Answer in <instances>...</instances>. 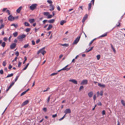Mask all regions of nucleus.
Here are the masks:
<instances>
[{
  "label": "nucleus",
  "mask_w": 125,
  "mask_h": 125,
  "mask_svg": "<svg viewBox=\"0 0 125 125\" xmlns=\"http://www.w3.org/2000/svg\"><path fill=\"white\" fill-rule=\"evenodd\" d=\"M46 53V52L45 50L41 49L38 51L37 54H39L40 53H41L43 55H44Z\"/></svg>",
  "instance_id": "nucleus-1"
},
{
  "label": "nucleus",
  "mask_w": 125,
  "mask_h": 125,
  "mask_svg": "<svg viewBox=\"0 0 125 125\" xmlns=\"http://www.w3.org/2000/svg\"><path fill=\"white\" fill-rule=\"evenodd\" d=\"M37 5L36 4H34L31 5L30 7V8L31 10H33L35 9L37 6Z\"/></svg>",
  "instance_id": "nucleus-2"
},
{
  "label": "nucleus",
  "mask_w": 125,
  "mask_h": 125,
  "mask_svg": "<svg viewBox=\"0 0 125 125\" xmlns=\"http://www.w3.org/2000/svg\"><path fill=\"white\" fill-rule=\"evenodd\" d=\"M63 112L65 114V115L69 113H70L71 112V111L70 109H67L65 110Z\"/></svg>",
  "instance_id": "nucleus-3"
},
{
  "label": "nucleus",
  "mask_w": 125,
  "mask_h": 125,
  "mask_svg": "<svg viewBox=\"0 0 125 125\" xmlns=\"http://www.w3.org/2000/svg\"><path fill=\"white\" fill-rule=\"evenodd\" d=\"M15 18L13 17L11 15H10L8 17V20L10 21H13L14 20Z\"/></svg>",
  "instance_id": "nucleus-4"
},
{
  "label": "nucleus",
  "mask_w": 125,
  "mask_h": 125,
  "mask_svg": "<svg viewBox=\"0 0 125 125\" xmlns=\"http://www.w3.org/2000/svg\"><path fill=\"white\" fill-rule=\"evenodd\" d=\"M26 36V35L24 34H22L20 36H18V39H21L24 38Z\"/></svg>",
  "instance_id": "nucleus-5"
},
{
  "label": "nucleus",
  "mask_w": 125,
  "mask_h": 125,
  "mask_svg": "<svg viewBox=\"0 0 125 125\" xmlns=\"http://www.w3.org/2000/svg\"><path fill=\"white\" fill-rule=\"evenodd\" d=\"M88 83V81L87 80H83L81 83V85L84 84H86Z\"/></svg>",
  "instance_id": "nucleus-6"
},
{
  "label": "nucleus",
  "mask_w": 125,
  "mask_h": 125,
  "mask_svg": "<svg viewBox=\"0 0 125 125\" xmlns=\"http://www.w3.org/2000/svg\"><path fill=\"white\" fill-rule=\"evenodd\" d=\"M16 44L15 43H12L10 46V48L11 49H13L16 47Z\"/></svg>",
  "instance_id": "nucleus-7"
},
{
  "label": "nucleus",
  "mask_w": 125,
  "mask_h": 125,
  "mask_svg": "<svg viewBox=\"0 0 125 125\" xmlns=\"http://www.w3.org/2000/svg\"><path fill=\"white\" fill-rule=\"evenodd\" d=\"M50 9L49 10L51 11H52L54 10V7L53 5L51 4L50 6Z\"/></svg>",
  "instance_id": "nucleus-8"
},
{
  "label": "nucleus",
  "mask_w": 125,
  "mask_h": 125,
  "mask_svg": "<svg viewBox=\"0 0 125 125\" xmlns=\"http://www.w3.org/2000/svg\"><path fill=\"white\" fill-rule=\"evenodd\" d=\"M69 81L70 82H72L75 84H77V81L75 79H71L69 80Z\"/></svg>",
  "instance_id": "nucleus-9"
},
{
  "label": "nucleus",
  "mask_w": 125,
  "mask_h": 125,
  "mask_svg": "<svg viewBox=\"0 0 125 125\" xmlns=\"http://www.w3.org/2000/svg\"><path fill=\"white\" fill-rule=\"evenodd\" d=\"M88 15L87 14H85L83 17L82 20V22H83L87 18Z\"/></svg>",
  "instance_id": "nucleus-10"
},
{
  "label": "nucleus",
  "mask_w": 125,
  "mask_h": 125,
  "mask_svg": "<svg viewBox=\"0 0 125 125\" xmlns=\"http://www.w3.org/2000/svg\"><path fill=\"white\" fill-rule=\"evenodd\" d=\"M29 102V101L28 100H27L24 102H23V103H22L21 105L22 106H24L25 105H26Z\"/></svg>",
  "instance_id": "nucleus-11"
},
{
  "label": "nucleus",
  "mask_w": 125,
  "mask_h": 125,
  "mask_svg": "<svg viewBox=\"0 0 125 125\" xmlns=\"http://www.w3.org/2000/svg\"><path fill=\"white\" fill-rule=\"evenodd\" d=\"M22 8V6L20 7L16 10L17 12L18 13H19L20 10H21Z\"/></svg>",
  "instance_id": "nucleus-12"
},
{
  "label": "nucleus",
  "mask_w": 125,
  "mask_h": 125,
  "mask_svg": "<svg viewBox=\"0 0 125 125\" xmlns=\"http://www.w3.org/2000/svg\"><path fill=\"white\" fill-rule=\"evenodd\" d=\"M52 27V25L51 24L49 25L48 27L47 28V31H49L50 30Z\"/></svg>",
  "instance_id": "nucleus-13"
},
{
  "label": "nucleus",
  "mask_w": 125,
  "mask_h": 125,
  "mask_svg": "<svg viewBox=\"0 0 125 125\" xmlns=\"http://www.w3.org/2000/svg\"><path fill=\"white\" fill-rule=\"evenodd\" d=\"M55 20L54 19H51L50 20H48V22L50 23H52L54 22Z\"/></svg>",
  "instance_id": "nucleus-14"
},
{
  "label": "nucleus",
  "mask_w": 125,
  "mask_h": 125,
  "mask_svg": "<svg viewBox=\"0 0 125 125\" xmlns=\"http://www.w3.org/2000/svg\"><path fill=\"white\" fill-rule=\"evenodd\" d=\"M79 40H75L73 43V44H76L79 41Z\"/></svg>",
  "instance_id": "nucleus-15"
},
{
  "label": "nucleus",
  "mask_w": 125,
  "mask_h": 125,
  "mask_svg": "<svg viewBox=\"0 0 125 125\" xmlns=\"http://www.w3.org/2000/svg\"><path fill=\"white\" fill-rule=\"evenodd\" d=\"M89 96L90 97H91L93 95V93L92 92H91L89 93L88 94Z\"/></svg>",
  "instance_id": "nucleus-16"
},
{
  "label": "nucleus",
  "mask_w": 125,
  "mask_h": 125,
  "mask_svg": "<svg viewBox=\"0 0 125 125\" xmlns=\"http://www.w3.org/2000/svg\"><path fill=\"white\" fill-rule=\"evenodd\" d=\"M107 35V33H104V34H102L100 36H99V38H100L101 37H104L105 36H106Z\"/></svg>",
  "instance_id": "nucleus-17"
},
{
  "label": "nucleus",
  "mask_w": 125,
  "mask_h": 125,
  "mask_svg": "<svg viewBox=\"0 0 125 125\" xmlns=\"http://www.w3.org/2000/svg\"><path fill=\"white\" fill-rule=\"evenodd\" d=\"M66 21L65 20H62L60 22V24L61 25H62L63 24L66 22Z\"/></svg>",
  "instance_id": "nucleus-18"
},
{
  "label": "nucleus",
  "mask_w": 125,
  "mask_h": 125,
  "mask_svg": "<svg viewBox=\"0 0 125 125\" xmlns=\"http://www.w3.org/2000/svg\"><path fill=\"white\" fill-rule=\"evenodd\" d=\"M61 46L67 47L69 46V45L68 44H60Z\"/></svg>",
  "instance_id": "nucleus-19"
},
{
  "label": "nucleus",
  "mask_w": 125,
  "mask_h": 125,
  "mask_svg": "<svg viewBox=\"0 0 125 125\" xmlns=\"http://www.w3.org/2000/svg\"><path fill=\"white\" fill-rule=\"evenodd\" d=\"M98 85L100 87H105V85L104 84H101L100 83H98Z\"/></svg>",
  "instance_id": "nucleus-20"
},
{
  "label": "nucleus",
  "mask_w": 125,
  "mask_h": 125,
  "mask_svg": "<svg viewBox=\"0 0 125 125\" xmlns=\"http://www.w3.org/2000/svg\"><path fill=\"white\" fill-rule=\"evenodd\" d=\"M50 14V13L49 12H44L43 13V14L44 15L46 16H48Z\"/></svg>",
  "instance_id": "nucleus-21"
},
{
  "label": "nucleus",
  "mask_w": 125,
  "mask_h": 125,
  "mask_svg": "<svg viewBox=\"0 0 125 125\" xmlns=\"http://www.w3.org/2000/svg\"><path fill=\"white\" fill-rule=\"evenodd\" d=\"M92 7V4L91 3H89L88 4V10H90L91 8Z\"/></svg>",
  "instance_id": "nucleus-22"
},
{
  "label": "nucleus",
  "mask_w": 125,
  "mask_h": 125,
  "mask_svg": "<svg viewBox=\"0 0 125 125\" xmlns=\"http://www.w3.org/2000/svg\"><path fill=\"white\" fill-rule=\"evenodd\" d=\"M121 102L122 105L125 107V102L123 100H122L121 101Z\"/></svg>",
  "instance_id": "nucleus-23"
},
{
  "label": "nucleus",
  "mask_w": 125,
  "mask_h": 125,
  "mask_svg": "<svg viewBox=\"0 0 125 125\" xmlns=\"http://www.w3.org/2000/svg\"><path fill=\"white\" fill-rule=\"evenodd\" d=\"M111 48L112 50H113V51L115 53L116 52V50H115V49H114V48L113 47V45L112 44H111Z\"/></svg>",
  "instance_id": "nucleus-24"
},
{
  "label": "nucleus",
  "mask_w": 125,
  "mask_h": 125,
  "mask_svg": "<svg viewBox=\"0 0 125 125\" xmlns=\"http://www.w3.org/2000/svg\"><path fill=\"white\" fill-rule=\"evenodd\" d=\"M13 75V74L11 73L10 74H9L6 78H8L10 77H12Z\"/></svg>",
  "instance_id": "nucleus-25"
},
{
  "label": "nucleus",
  "mask_w": 125,
  "mask_h": 125,
  "mask_svg": "<svg viewBox=\"0 0 125 125\" xmlns=\"http://www.w3.org/2000/svg\"><path fill=\"white\" fill-rule=\"evenodd\" d=\"M18 34V33L17 32H15L13 33V35L14 36V37H16Z\"/></svg>",
  "instance_id": "nucleus-26"
},
{
  "label": "nucleus",
  "mask_w": 125,
  "mask_h": 125,
  "mask_svg": "<svg viewBox=\"0 0 125 125\" xmlns=\"http://www.w3.org/2000/svg\"><path fill=\"white\" fill-rule=\"evenodd\" d=\"M29 46V44H24L23 47L25 48H28Z\"/></svg>",
  "instance_id": "nucleus-27"
},
{
  "label": "nucleus",
  "mask_w": 125,
  "mask_h": 125,
  "mask_svg": "<svg viewBox=\"0 0 125 125\" xmlns=\"http://www.w3.org/2000/svg\"><path fill=\"white\" fill-rule=\"evenodd\" d=\"M6 61L5 60L3 61L2 63V65L4 66H5L6 65Z\"/></svg>",
  "instance_id": "nucleus-28"
},
{
  "label": "nucleus",
  "mask_w": 125,
  "mask_h": 125,
  "mask_svg": "<svg viewBox=\"0 0 125 125\" xmlns=\"http://www.w3.org/2000/svg\"><path fill=\"white\" fill-rule=\"evenodd\" d=\"M47 1L51 5L52 3V2L51 0H48Z\"/></svg>",
  "instance_id": "nucleus-29"
},
{
  "label": "nucleus",
  "mask_w": 125,
  "mask_h": 125,
  "mask_svg": "<svg viewBox=\"0 0 125 125\" xmlns=\"http://www.w3.org/2000/svg\"><path fill=\"white\" fill-rule=\"evenodd\" d=\"M34 19H31L29 20V21L31 23H32L34 22Z\"/></svg>",
  "instance_id": "nucleus-30"
},
{
  "label": "nucleus",
  "mask_w": 125,
  "mask_h": 125,
  "mask_svg": "<svg viewBox=\"0 0 125 125\" xmlns=\"http://www.w3.org/2000/svg\"><path fill=\"white\" fill-rule=\"evenodd\" d=\"M14 83L12 82L11 83L9 86L8 87L10 88L12 86L14 85Z\"/></svg>",
  "instance_id": "nucleus-31"
},
{
  "label": "nucleus",
  "mask_w": 125,
  "mask_h": 125,
  "mask_svg": "<svg viewBox=\"0 0 125 125\" xmlns=\"http://www.w3.org/2000/svg\"><path fill=\"white\" fill-rule=\"evenodd\" d=\"M101 57V56L100 55H98L96 56V57L97 58V59L98 60H99Z\"/></svg>",
  "instance_id": "nucleus-32"
},
{
  "label": "nucleus",
  "mask_w": 125,
  "mask_h": 125,
  "mask_svg": "<svg viewBox=\"0 0 125 125\" xmlns=\"http://www.w3.org/2000/svg\"><path fill=\"white\" fill-rule=\"evenodd\" d=\"M6 43L5 42H3L1 44V46H2L3 47H5V46Z\"/></svg>",
  "instance_id": "nucleus-33"
},
{
  "label": "nucleus",
  "mask_w": 125,
  "mask_h": 125,
  "mask_svg": "<svg viewBox=\"0 0 125 125\" xmlns=\"http://www.w3.org/2000/svg\"><path fill=\"white\" fill-rule=\"evenodd\" d=\"M52 15H49L47 16V18L48 19H50L52 18Z\"/></svg>",
  "instance_id": "nucleus-34"
},
{
  "label": "nucleus",
  "mask_w": 125,
  "mask_h": 125,
  "mask_svg": "<svg viewBox=\"0 0 125 125\" xmlns=\"http://www.w3.org/2000/svg\"><path fill=\"white\" fill-rule=\"evenodd\" d=\"M24 24L25 25L27 26H29L30 25L29 24L26 22H25L24 23Z\"/></svg>",
  "instance_id": "nucleus-35"
},
{
  "label": "nucleus",
  "mask_w": 125,
  "mask_h": 125,
  "mask_svg": "<svg viewBox=\"0 0 125 125\" xmlns=\"http://www.w3.org/2000/svg\"><path fill=\"white\" fill-rule=\"evenodd\" d=\"M26 93V92L25 91L23 92L21 94V96H23V95L25 94Z\"/></svg>",
  "instance_id": "nucleus-36"
},
{
  "label": "nucleus",
  "mask_w": 125,
  "mask_h": 125,
  "mask_svg": "<svg viewBox=\"0 0 125 125\" xmlns=\"http://www.w3.org/2000/svg\"><path fill=\"white\" fill-rule=\"evenodd\" d=\"M30 29L29 28H27L26 29L25 31H26L27 32H28L30 31Z\"/></svg>",
  "instance_id": "nucleus-37"
},
{
  "label": "nucleus",
  "mask_w": 125,
  "mask_h": 125,
  "mask_svg": "<svg viewBox=\"0 0 125 125\" xmlns=\"http://www.w3.org/2000/svg\"><path fill=\"white\" fill-rule=\"evenodd\" d=\"M51 96V95H50L48 98V99L47 100V102L48 103L50 100V97Z\"/></svg>",
  "instance_id": "nucleus-38"
},
{
  "label": "nucleus",
  "mask_w": 125,
  "mask_h": 125,
  "mask_svg": "<svg viewBox=\"0 0 125 125\" xmlns=\"http://www.w3.org/2000/svg\"><path fill=\"white\" fill-rule=\"evenodd\" d=\"M95 40H93L89 44V46H90L91 45L92 43Z\"/></svg>",
  "instance_id": "nucleus-39"
},
{
  "label": "nucleus",
  "mask_w": 125,
  "mask_h": 125,
  "mask_svg": "<svg viewBox=\"0 0 125 125\" xmlns=\"http://www.w3.org/2000/svg\"><path fill=\"white\" fill-rule=\"evenodd\" d=\"M15 54L16 55L17 57L19 55V53L18 51H17L15 52Z\"/></svg>",
  "instance_id": "nucleus-40"
},
{
  "label": "nucleus",
  "mask_w": 125,
  "mask_h": 125,
  "mask_svg": "<svg viewBox=\"0 0 125 125\" xmlns=\"http://www.w3.org/2000/svg\"><path fill=\"white\" fill-rule=\"evenodd\" d=\"M11 26H14L16 28L18 26V25H15L14 24H12Z\"/></svg>",
  "instance_id": "nucleus-41"
},
{
  "label": "nucleus",
  "mask_w": 125,
  "mask_h": 125,
  "mask_svg": "<svg viewBox=\"0 0 125 125\" xmlns=\"http://www.w3.org/2000/svg\"><path fill=\"white\" fill-rule=\"evenodd\" d=\"M57 114H55V115H52V117L53 118H54L57 116Z\"/></svg>",
  "instance_id": "nucleus-42"
},
{
  "label": "nucleus",
  "mask_w": 125,
  "mask_h": 125,
  "mask_svg": "<svg viewBox=\"0 0 125 125\" xmlns=\"http://www.w3.org/2000/svg\"><path fill=\"white\" fill-rule=\"evenodd\" d=\"M57 10H58L60 11L61 10V8L58 5L57 6Z\"/></svg>",
  "instance_id": "nucleus-43"
},
{
  "label": "nucleus",
  "mask_w": 125,
  "mask_h": 125,
  "mask_svg": "<svg viewBox=\"0 0 125 125\" xmlns=\"http://www.w3.org/2000/svg\"><path fill=\"white\" fill-rule=\"evenodd\" d=\"M50 89V88L49 87L46 90H44L43 91V92H45L47 91H48Z\"/></svg>",
  "instance_id": "nucleus-44"
},
{
  "label": "nucleus",
  "mask_w": 125,
  "mask_h": 125,
  "mask_svg": "<svg viewBox=\"0 0 125 125\" xmlns=\"http://www.w3.org/2000/svg\"><path fill=\"white\" fill-rule=\"evenodd\" d=\"M83 86H81L80 87L79 90L80 91L81 89H82L83 88Z\"/></svg>",
  "instance_id": "nucleus-45"
},
{
  "label": "nucleus",
  "mask_w": 125,
  "mask_h": 125,
  "mask_svg": "<svg viewBox=\"0 0 125 125\" xmlns=\"http://www.w3.org/2000/svg\"><path fill=\"white\" fill-rule=\"evenodd\" d=\"M0 73L2 74L3 73V70H1L0 71Z\"/></svg>",
  "instance_id": "nucleus-46"
},
{
  "label": "nucleus",
  "mask_w": 125,
  "mask_h": 125,
  "mask_svg": "<svg viewBox=\"0 0 125 125\" xmlns=\"http://www.w3.org/2000/svg\"><path fill=\"white\" fill-rule=\"evenodd\" d=\"M22 62H19L18 64V66L19 67H20L21 65Z\"/></svg>",
  "instance_id": "nucleus-47"
},
{
  "label": "nucleus",
  "mask_w": 125,
  "mask_h": 125,
  "mask_svg": "<svg viewBox=\"0 0 125 125\" xmlns=\"http://www.w3.org/2000/svg\"><path fill=\"white\" fill-rule=\"evenodd\" d=\"M102 114L103 115H105V111L104 110H103L102 111Z\"/></svg>",
  "instance_id": "nucleus-48"
},
{
  "label": "nucleus",
  "mask_w": 125,
  "mask_h": 125,
  "mask_svg": "<svg viewBox=\"0 0 125 125\" xmlns=\"http://www.w3.org/2000/svg\"><path fill=\"white\" fill-rule=\"evenodd\" d=\"M7 8H4L2 10V11L3 12H5V11H6V10H7Z\"/></svg>",
  "instance_id": "nucleus-49"
},
{
  "label": "nucleus",
  "mask_w": 125,
  "mask_h": 125,
  "mask_svg": "<svg viewBox=\"0 0 125 125\" xmlns=\"http://www.w3.org/2000/svg\"><path fill=\"white\" fill-rule=\"evenodd\" d=\"M6 12L8 13V14L9 15L10 14V11L9 10H6Z\"/></svg>",
  "instance_id": "nucleus-50"
},
{
  "label": "nucleus",
  "mask_w": 125,
  "mask_h": 125,
  "mask_svg": "<svg viewBox=\"0 0 125 125\" xmlns=\"http://www.w3.org/2000/svg\"><path fill=\"white\" fill-rule=\"evenodd\" d=\"M4 27V25L3 24H2L0 26V29L3 28Z\"/></svg>",
  "instance_id": "nucleus-51"
},
{
  "label": "nucleus",
  "mask_w": 125,
  "mask_h": 125,
  "mask_svg": "<svg viewBox=\"0 0 125 125\" xmlns=\"http://www.w3.org/2000/svg\"><path fill=\"white\" fill-rule=\"evenodd\" d=\"M43 111H44V112H46L47 111V108L46 107H44L43 108Z\"/></svg>",
  "instance_id": "nucleus-52"
},
{
  "label": "nucleus",
  "mask_w": 125,
  "mask_h": 125,
  "mask_svg": "<svg viewBox=\"0 0 125 125\" xmlns=\"http://www.w3.org/2000/svg\"><path fill=\"white\" fill-rule=\"evenodd\" d=\"M103 91H101L100 92V95L102 96L103 94Z\"/></svg>",
  "instance_id": "nucleus-53"
},
{
  "label": "nucleus",
  "mask_w": 125,
  "mask_h": 125,
  "mask_svg": "<svg viewBox=\"0 0 125 125\" xmlns=\"http://www.w3.org/2000/svg\"><path fill=\"white\" fill-rule=\"evenodd\" d=\"M19 77V76H17L16 77V78L15 80V82H16L18 79V77Z\"/></svg>",
  "instance_id": "nucleus-54"
},
{
  "label": "nucleus",
  "mask_w": 125,
  "mask_h": 125,
  "mask_svg": "<svg viewBox=\"0 0 125 125\" xmlns=\"http://www.w3.org/2000/svg\"><path fill=\"white\" fill-rule=\"evenodd\" d=\"M31 42L33 45H34L35 44V42L34 41L32 40L31 41Z\"/></svg>",
  "instance_id": "nucleus-55"
},
{
  "label": "nucleus",
  "mask_w": 125,
  "mask_h": 125,
  "mask_svg": "<svg viewBox=\"0 0 125 125\" xmlns=\"http://www.w3.org/2000/svg\"><path fill=\"white\" fill-rule=\"evenodd\" d=\"M96 95H94L93 96V99L94 101H95L96 99Z\"/></svg>",
  "instance_id": "nucleus-56"
},
{
  "label": "nucleus",
  "mask_w": 125,
  "mask_h": 125,
  "mask_svg": "<svg viewBox=\"0 0 125 125\" xmlns=\"http://www.w3.org/2000/svg\"><path fill=\"white\" fill-rule=\"evenodd\" d=\"M47 21H48V20H44L43 21V24L45 23Z\"/></svg>",
  "instance_id": "nucleus-57"
},
{
  "label": "nucleus",
  "mask_w": 125,
  "mask_h": 125,
  "mask_svg": "<svg viewBox=\"0 0 125 125\" xmlns=\"http://www.w3.org/2000/svg\"><path fill=\"white\" fill-rule=\"evenodd\" d=\"M57 73H53L51 74V75L53 76L56 75L57 74Z\"/></svg>",
  "instance_id": "nucleus-58"
},
{
  "label": "nucleus",
  "mask_w": 125,
  "mask_h": 125,
  "mask_svg": "<svg viewBox=\"0 0 125 125\" xmlns=\"http://www.w3.org/2000/svg\"><path fill=\"white\" fill-rule=\"evenodd\" d=\"M67 69L68 68H67L65 66V67L62 69V70H65Z\"/></svg>",
  "instance_id": "nucleus-59"
},
{
  "label": "nucleus",
  "mask_w": 125,
  "mask_h": 125,
  "mask_svg": "<svg viewBox=\"0 0 125 125\" xmlns=\"http://www.w3.org/2000/svg\"><path fill=\"white\" fill-rule=\"evenodd\" d=\"M27 59L26 57H25V60H24V61L23 62V64H24L25 63L26 61L27 60Z\"/></svg>",
  "instance_id": "nucleus-60"
},
{
  "label": "nucleus",
  "mask_w": 125,
  "mask_h": 125,
  "mask_svg": "<svg viewBox=\"0 0 125 125\" xmlns=\"http://www.w3.org/2000/svg\"><path fill=\"white\" fill-rule=\"evenodd\" d=\"M12 67V66L10 64L9 65V69H11Z\"/></svg>",
  "instance_id": "nucleus-61"
},
{
  "label": "nucleus",
  "mask_w": 125,
  "mask_h": 125,
  "mask_svg": "<svg viewBox=\"0 0 125 125\" xmlns=\"http://www.w3.org/2000/svg\"><path fill=\"white\" fill-rule=\"evenodd\" d=\"M97 105H98L101 106L102 104L100 102H99L97 104Z\"/></svg>",
  "instance_id": "nucleus-62"
},
{
  "label": "nucleus",
  "mask_w": 125,
  "mask_h": 125,
  "mask_svg": "<svg viewBox=\"0 0 125 125\" xmlns=\"http://www.w3.org/2000/svg\"><path fill=\"white\" fill-rule=\"evenodd\" d=\"M120 23L119 22H118V24H116V26L117 27H120Z\"/></svg>",
  "instance_id": "nucleus-63"
},
{
  "label": "nucleus",
  "mask_w": 125,
  "mask_h": 125,
  "mask_svg": "<svg viewBox=\"0 0 125 125\" xmlns=\"http://www.w3.org/2000/svg\"><path fill=\"white\" fill-rule=\"evenodd\" d=\"M40 41V40H37L36 41V43H38Z\"/></svg>",
  "instance_id": "nucleus-64"
}]
</instances>
